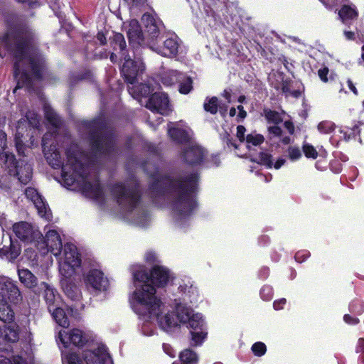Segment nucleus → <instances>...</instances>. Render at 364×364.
<instances>
[{
  "label": "nucleus",
  "instance_id": "63",
  "mask_svg": "<svg viewBox=\"0 0 364 364\" xmlns=\"http://www.w3.org/2000/svg\"><path fill=\"white\" fill-rule=\"evenodd\" d=\"M286 162V160L283 158L278 159L274 164H273V166L275 169H279Z\"/></svg>",
  "mask_w": 364,
  "mask_h": 364
},
{
  "label": "nucleus",
  "instance_id": "41",
  "mask_svg": "<svg viewBox=\"0 0 364 364\" xmlns=\"http://www.w3.org/2000/svg\"><path fill=\"white\" fill-rule=\"evenodd\" d=\"M0 364H32L31 361H28L26 359L23 358L20 356H16L12 360L4 357L3 355H0Z\"/></svg>",
  "mask_w": 364,
  "mask_h": 364
},
{
  "label": "nucleus",
  "instance_id": "22",
  "mask_svg": "<svg viewBox=\"0 0 364 364\" xmlns=\"http://www.w3.org/2000/svg\"><path fill=\"white\" fill-rule=\"evenodd\" d=\"M149 275L150 279L149 283L152 285L156 284L158 287H164L171 278L168 269L159 265L154 266L151 274H149Z\"/></svg>",
  "mask_w": 364,
  "mask_h": 364
},
{
  "label": "nucleus",
  "instance_id": "45",
  "mask_svg": "<svg viewBox=\"0 0 364 364\" xmlns=\"http://www.w3.org/2000/svg\"><path fill=\"white\" fill-rule=\"evenodd\" d=\"M335 129V125L329 121H323L318 124V130L322 134H329Z\"/></svg>",
  "mask_w": 364,
  "mask_h": 364
},
{
  "label": "nucleus",
  "instance_id": "9",
  "mask_svg": "<svg viewBox=\"0 0 364 364\" xmlns=\"http://www.w3.org/2000/svg\"><path fill=\"white\" fill-rule=\"evenodd\" d=\"M173 124L171 123L168 126V133L171 138L178 143H188L183 151V157L185 161L190 164L200 163L204 156V151L198 144L190 141L192 134L191 130L188 127H172Z\"/></svg>",
  "mask_w": 364,
  "mask_h": 364
},
{
  "label": "nucleus",
  "instance_id": "49",
  "mask_svg": "<svg viewBox=\"0 0 364 364\" xmlns=\"http://www.w3.org/2000/svg\"><path fill=\"white\" fill-rule=\"evenodd\" d=\"M309 257L310 252L307 250L298 251L294 255L295 260L299 263L306 261Z\"/></svg>",
  "mask_w": 364,
  "mask_h": 364
},
{
  "label": "nucleus",
  "instance_id": "12",
  "mask_svg": "<svg viewBox=\"0 0 364 364\" xmlns=\"http://www.w3.org/2000/svg\"><path fill=\"white\" fill-rule=\"evenodd\" d=\"M26 119L21 118L18 121L15 134V144L18 153L20 155H25V146L23 144L24 132L26 131L27 122L33 128H38L40 122L39 116L34 112H28L26 114Z\"/></svg>",
  "mask_w": 364,
  "mask_h": 364
},
{
  "label": "nucleus",
  "instance_id": "38",
  "mask_svg": "<svg viewBox=\"0 0 364 364\" xmlns=\"http://www.w3.org/2000/svg\"><path fill=\"white\" fill-rule=\"evenodd\" d=\"M62 360L64 364H82V360L80 357L73 353H66L62 351Z\"/></svg>",
  "mask_w": 364,
  "mask_h": 364
},
{
  "label": "nucleus",
  "instance_id": "40",
  "mask_svg": "<svg viewBox=\"0 0 364 364\" xmlns=\"http://www.w3.org/2000/svg\"><path fill=\"white\" fill-rule=\"evenodd\" d=\"M257 163L266 166L267 168H272L273 167L272 154L263 151L260 152L259 154V161Z\"/></svg>",
  "mask_w": 364,
  "mask_h": 364
},
{
  "label": "nucleus",
  "instance_id": "52",
  "mask_svg": "<svg viewBox=\"0 0 364 364\" xmlns=\"http://www.w3.org/2000/svg\"><path fill=\"white\" fill-rule=\"evenodd\" d=\"M237 109L238 110V114L236 117V121L237 122H241L247 117V112L241 105L237 107Z\"/></svg>",
  "mask_w": 364,
  "mask_h": 364
},
{
  "label": "nucleus",
  "instance_id": "56",
  "mask_svg": "<svg viewBox=\"0 0 364 364\" xmlns=\"http://www.w3.org/2000/svg\"><path fill=\"white\" fill-rule=\"evenodd\" d=\"M328 72H329V70L326 67L319 69L318 71V75L320 79L324 82H328L327 76H328Z\"/></svg>",
  "mask_w": 364,
  "mask_h": 364
},
{
  "label": "nucleus",
  "instance_id": "62",
  "mask_svg": "<svg viewBox=\"0 0 364 364\" xmlns=\"http://www.w3.org/2000/svg\"><path fill=\"white\" fill-rule=\"evenodd\" d=\"M132 6L139 7L144 5L146 2V0H127Z\"/></svg>",
  "mask_w": 364,
  "mask_h": 364
},
{
  "label": "nucleus",
  "instance_id": "44",
  "mask_svg": "<svg viewBox=\"0 0 364 364\" xmlns=\"http://www.w3.org/2000/svg\"><path fill=\"white\" fill-rule=\"evenodd\" d=\"M251 350L255 356L261 357L266 353L267 346L263 342L257 341L252 346Z\"/></svg>",
  "mask_w": 364,
  "mask_h": 364
},
{
  "label": "nucleus",
  "instance_id": "2",
  "mask_svg": "<svg viewBox=\"0 0 364 364\" xmlns=\"http://www.w3.org/2000/svg\"><path fill=\"white\" fill-rule=\"evenodd\" d=\"M144 169L152 178L149 188L151 198L166 196L170 200L175 221L178 226L183 227L197 208V174L193 173L186 176L162 177L158 168L151 163H146Z\"/></svg>",
  "mask_w": 364,
  "mask_h": 364
},
{
  "label": "nucleus",
  "instance_id": "6",
  "mask_svg": "<svg viewBox=\"0 0 364 364\" xmlns=\"http://www.w3.org/2000/svg\"><path fill=\"white\" fill-rule=\"evenodd\" d=\"M141 22L145 27L144 32L141 31L139 22L132 19L127 26V34L129 44L134 48L139 46H148L151 49V44L157 43L162 23L150 14H144Z\"/></svg>",
  "mask_w": 364,
  "mask_h": 364
},
{
  "label": "nucleus",
  "instance_id": "7",
  "mask_svg": "<svg viewBox=\"0 0 364 364\" xmlns=\"http://www.w3.org/2000/svg\"><path fill=\"white\" fill-rule=\"evenodd\" d=\"M176 315L170 314V319L173 320L176 324L172 325L165 331H171L180 323L188 324L191 331L192 341L195 345H200L207 335L206 326L200 314H194L193 311L183 304H178L175 308Z\"/></svg>",
  "mask_w": 364,
  "mask_h": 364
},
{
  "label": "nucleus",
  "instance_id": "3",
  "mask_svg": "<svg viewBox=\"0 0 364 364\" xmlns=\"http://www.w3.org/2000/svg\"><path fill=\"white\" fill-rule=\"evenodd\" d=\"M1 48L11 53L15 59L14 77L17 89H33V81L40 80L46 70L45 60L36 47L33 35L28 31L9 33L1 42Z\"/></svg>",
  "mask_w": 364,
  "mask_h": 364
},
{
  "label": "nucleus",
  "instance_id": "16",
  "mask_svg": "<svg viewBox=\"0 0 364 364\" xmlns=\"http://www.w3.org/2000/svg\"><path fill=\"white\" fill-rule=\"evenodd\" d=\"M87 288L95 291H105L109 287V280L103 272L97 269H90L85 276Z\"/></svg>",
  "mask_w": 364,
  "mask_h": 364
},
{
  "label": "nucleus",
  "instance_id": "10",
  "mask_svg": "<svg viewBox=\"0 0 364 364\" xmlns=\"http://www.w3.org/2000/svg\"><path fill=\"white\" fill-rule=\"evenodd\" d=\"M0 290L2 291L0 296V320L10 323L14 321V313L7 304L6 296L16 302L18 301L21 294L17 286L9 278L4 276H0Z\"/></svg>",
  "mask_w": 364,
  "mask_h": 364
},
{
  "label": "nucleus",
  "instance_id": "5",
  "mask_svg": "<svg viewBox=\"0 0 364 364\" xmlns=\"http://www.w3.org/2000/svg\"><path fill=\"white\" fill-rule=\"evenodd\" d=\"M45 242L47 251L55 257H59V271L62 276L60 284L65 293L72 299H75L77 289L71 282L81 265V258L76 246L67 243L64 246L63 254L60 256L63 245L60 235L55 230H49L46 233Z\"/></svg>",
  "mask_w": 364,
  "mask_h": 364
},
{
  "label": "nucleus",
  "instance_id": "19",
  "mask_svg": "<svg viewBox=\"0 0 364 364\" xmlns=\"http://www.w3.org/2000/svg\"><path fill=\"white\" fill-rule=\"evenodd\" d=\"M25 195L26 198L31 200L36 208L38 210V215L41 218H44L46 220H50L51 217V213L48 207V205L43 200L41 195L37 192L35 188H28L25 191Z\"/></svg>",
  "mask_w": 364,
  "mask_h": 364
},
{
  "label": "nucleus",
  "instance_id": "21",
  "mask_svg": "<svg viewBox=\"0 0 364 364\" xmlns=\"http://www.w3.org/2000/svg\"><path fill=\"white\" fill-rule=\"evenodd\" d=\"M13 231L16 236L23 242H31L38 235L33 226L26 222L16 223L13 225Z\"/></svg>",
  "mask_w": 364,
  "mask_h": 364
},
{
  "label": "nucleus",
  "instance_id": "46",
  "mask_svg": "<svg viewBox=\"0 0 364 364\" xmlns=\"http://www.w3.org/2000/svg\"><path fill=\"white\" fill-rule=\"evenodd\" d=\"M261 298L264 301H270L273 298V289L269 285H264L259 291Z\"/></svg>",
  "mask_w": 364,
  "mask_h": 364
},
{
  "label": "nucleus",
  "instance_id": "18",
  "mask_svg": "<svg viewBox=\"0 0 364 364\" xmlns=\"http://www.w3.org/2000/svg\"><path fill=\"white\" fill-rule=\"evenodd\" d=\"M179 48V39L178 38L172 34L170 37L167 38L163 43V46L158 45V43H151V50L155 51L158 54L165 57H174L177 55Z\"/></svg>",
  "mask_w": 364,
  "mask_h": 364
},
{
  "label": "nucleus",
  "instance_id": "23",
  "mask_svg": "<svg viewBox=\"0 0 364 364\" xmlns=\"http://www.w3.org/2000/svg\"><path fill=\"white\" fill-rule=\"evenodd\" d=\"M203 107L206 112L211 114H215L219 112L223 117H225L227 111L226 105L222 103L216 97H207L204 102Z\"/></svg>",
  "mask_w": 364,
  "mask_h": 364
},
{
  "label": "nucleus",
  "instance_id": "54",
  "mask_svg": "<svg viewBox=\"0 0 364 364\" xmlns=\"http://www.w3.org/2000/svg\"><path fill=\"white\" fill-rule=\"evenodd\" d=\"M343 321L349 325H357L359 323L360 320L357 317H353L350 314H345L343 316Z\"/></svg>",
  "mask_w": 364,
  "mask_h": 364
},
{
  "label": "nucleus",
  "instance_id": "1",
  "mask_svg": "<svg viewBox=\"0 0 364 364\" xmlns=\"http://www.w3.org/2000/svg\"><path fill=\"white\" fill-rule=\"evenodd\" d=\"M90 140L92 156H88L80 151L77 144H72L66 150L67 161L64 164L53 133H46L42 139L45 158L53 168H61L65 186H71L75 183L81 184L83 193L98 203L104 200V193L98 182L90 181L88 173L90 165L97 157L105 156L114 150V139L108 134L100 120L89 123Z\"/></svg>",
  "mask_w": 364,
  "mask_h": 364
},
{
  "label": "nucleus",
  "instance_id": "30",
  "mask_svg": "<svg viewBox=\"0 0 364 364\" xmlns=\"http://www.w3.org/2000/svg\"><path fill=\"white\" fill-rule=\"evenodd\" d=\"M180 291L184 294L183 300L188 301L190 303H194L198 299V290L193 285H180L178 287Z\"/></svg>",
  "mask_w": 364,
  "mask_h": 364
},
{
  "label": "nucleus",
  "instance_id": "20",
  "mask_svg": "<svg viewBox=\"0 0 364 364\" xmlns=\"http://www.w3.org/2000/svg\"><path fill=\"white\" fill-rule=\"evenodd\" d=\"M87 364H107L112 363L109 354L105 346H100L94 350H87L84 353Z\"/></svg>",
  "mask_w": 364,
  "mask_h": 364
},
{
  "label": "nucleus",
  "instance_id": "58",
  "mask_svg": "<svg viewBox=\"0 0 364 364\" xmlns=\"http://www.w3.org/2000/svg\"><path fill=\"white\" fill-rule=\"evenodd\" d=\"M287 303V300L284 298L276 300L273 303V307L275 310H281L284 309V305Z\"/></svg>",
  "mask_w": 364,
  "mask_h": 364
},
{
  "label": "nucleus",
  "instance_id": "33",
  "mask_svg": "<svg viewBox=\"0 0 364 364\" xmlns=\"http://www.w3.org/2000/svg\"><path fill=\"white\" fill-rule=\"evenodd\" d=\"M263 113L268 123L279 124L282 122V118L279 113L275 110H272L269 108H264L263 109Z\"/></svg>",
  "mask_w": 364,
  "mask_h": 364
},
{
  "label": "nucleus",
  "instance_id": "25",
  "mask_svg": "<svg viewBox=\"0 0 364 364\" xmlns=\"http://www.w3.org/2000/svg\"><path fill=\"white\" fill-rule=\"evenodd\" d=\"M340 20L344 24L350 23L352 21L358 17V11L355 6L343 5L338 12Z\"/></svg>",
  "mask_w": 364,
  "mask_h": 364
},
{
  "label": "nucleus",
  "instance_id": "61",
  "mask_svg": "<svg viewBox=\"0 0 364 364\" xmlns=\"http://www.w3.org/2000/svg\"><path fill=\"white\" fill-rule=\"evenodd\" d=\"M356 353H364V338H360L358 341Z\"/></svg>",
  "mask_w": 364,
  "mask_h": 364
},
{
  "label": "nucleus",
  "instance_id": "50",
  "mask_svg": "<svg viewBox=\"0 0 364 364\" xmlns=\"http://www.w3.org/2000/svg\"><path fill=\"white\" fill-rule=\"evenodd\" d=\"M268 132L269 134H272L274 136H281L282 135L283 131L282 128L277 124L268 127Z\"/></svg>",
  "mask_w": 364,
  "mask_h": 364
},
{
  "label": "nucleus",
  "instance_id": "48",
  "mask_svg": "<svg viewBox=\"0 0 364 364\" xmlns=\"http://www.w3.org/2000/svg\"><path fill=\"white\" fill-rule=\"evenodd\" d=\"M287 152L289 159L293 161L299 159L302 156L300 149L297 146H289Z\"/></svg>",
  "mask_w": 364,
  "mask_h": 364
},
{
  "label": "nucleus",
  "instance_id": "32",
  "mask_svg": "<svg viewBox=\"0 0 364 364\" xmlns=\"http://www.w3.org/2000/svg\"><path fill=\"white\" fill-rule=\"evenodd\" d=\"M45 117L47 120L52 124L55 128L58 127L61 124V119L54 110L48 105L44 106Z\"/></svg>",
  "mask_w": 364,
  "mask_h": 364
},
{
  "label": "nucleus",
  "instance_id": "34",
  "mask_svg": "<svg viewBox=\"0 0 364 364\" xmlns=\"http://www.w3.org/2000/svg\"><path fill=\"white\" fill-rule=\"evenodd\" d=\"M5 339L10 342H16L18 339V326L15 323H11L6 326L4 330Z\"/></svg>",
  "mask_w": 364,
  "mask_h": 364
},
{
  "label": "nucleus",
  "instance_id": "47",
  "mask_svg": "<svg viewBox=\"0 0 364 364\" xmlns=\"http://www.w3.org/2000/svg\"><path fill=\"white\" fill-rule=\"evenodd\" d=\"M303 152L306 158H311L315 159L318 156V152L316 149L309 144H304L302 146Z\"/></svg>",
  "mask_w": 364,
  "mask_h": 364
},
{
  "label": "nucleus",
  "instance_id": "36",
  "mask_svg": "<svg viewBox=\"0 0 364 364\" xmlns=\"http://www.w3.org/2000/svg\"><path fill=\"white\" fill-rule=\"evenodd\" d=\"M129 93L135 98L139 95L146 96L150 93V87L144 84H141L138 87H128Z\"/></svg>",
  "mask_w": 364,
  "mask_h": 364
},
{
  "label": "nucleus",
  "instance_id": "60",
  "mask_svg": "<svg viewBox=\"0 0 364 364\" xmlns=\"http://www.w3.org/2000/svg\"><path fill=\"white\" fill-rule=\"evenodd\" d=\"M6 134L4 132L0 131V151L6 146Z\"/></svg>",
  "mask_w": 364,
  "mask_h": 364
},
{
  "label": "nucleus",
  "instance_id": "11",
  "mask_svg": "<svg viewBox=\"0 0 364 364\" xmlns=\"http://www.w3.org/2000/svg\"><path fill=\"white\" fill-rule=\"evenodd\" d=\"M0 165L8 170L10 176H17L23 184H27L31 179L32 167L23 160L16 161L14 155L4 152L0 154Z\"/></svg>",
  "mask_w": 364,
  "mask_h": 364
},
{
  "label": "nucleus",
  "instance_id": "42",
  "mask_svg": "<svg viewBox=\"0 0 364 364\" xmlns=\"http://www.w3.org/2000/svg\"><path fill=\"white\" fill-rule=\"evenodd\" d=\"M245 141H246L248 145L252 144L253 146H259L264 141V137L260 134H250L247 135Z\"/></svg>",
  "mask_w": 364,
  "mask_h": 364
},
{
  "label": "nucleus",
  "instance_id": "53",
  "mask_svg": "<svg viewBox=\"0 0 364 364\" xmlns=\"http://www.w3.org/2000/svg\"><path fill=\"white\" fill-rule=\"evenodd\" d=\"M245 132L246 129L243 125H238L237 127V137L240 142H243L246 139Z\"/></svg>",
  "mask_w": 364,
  "mask_h": 364
},
{
  "label": "nucleus",
  "instance_id": "55",
  "mask_svg": "<svg viewBox=\"0 0 364 364\" xmlns=\"http://www.w3.org/2000/svg\"><path fill=\"white\" fill-rule=\"evenodd\" d=\"M291 82V80L286 79L283 80L282 82V92L285 94V96L287 97L289 96V94L290 92V88H289V83Z\"/></svg>",
  "mask_w": 364,
  "mask_h": 364
},
{
  "label": "nucleus",
  "instance_id": "14",
  "mask_svg": "<svg viewBox=\"0 0 364 364\" xmlns=\"http://www.w3.org/2000/svg\"><path fill=\"white\" fill-rule=\"evenodd\" d=\"M124 63L121 69L125 81L133 85L136 83L137 76L144 70V63L141 59L132 60L129 56L124 55Z\"/></svg>",
  "mask_w": 364,
  "mask_h": 364
},
{
  "label": "nucleus",
  "instance_id": "64",
  "mask_svg": "<svg viewBox=\"0 0 364 364\" xmlns=\"http://www.w3.org/2000/svg\"><path fill=\"white\" fill-rule=\"evenodd\" d=\"M347 83H348V86L349 89L353 92V94L355 95H358V91L357 88L355 87V86L354 85L352 80L350 79H348L347 80Z\"/></svg>",
  "mask_w": 364,
  "mask_h": 364
},
{
  "label": "nucleus",
  "instance_id": "57",
  "mask_svg": "<svg viewBox=\"0 0 364 364\" xmlns=\"http://www.w3.org/2000/svg\"><path fill=\"white\" fill-rule=\"evenodd\" d=\"M158 257L155 252L152 251L147 252L145 255V259L147 262L154 263L156 262Z\"/></svg>",
  "mask_w": 364,
  "mask_h": 364
},
{
  "label": "nucleus",
  "instance_id": "39",
  "mask_svg": "<svg viewBox=\"0 0 364 364\" xmlns=\"http://www.w3.org/2000/svg\"><path fill=\"white\" fill-rule=\"evenodd\" d=\"M348 308L350 313L361 315L364 312V301L359 299L353 300Z\"/></svg>",
  "mask_w": 364,
  "mask_h": 364
},
{
  "label": "nucleus",
  "instance_id": "17",
  "mask_svg": "<svg viewBox=\"0 0 364 364\" xmlns=\"http://www.w3.org/2000/svg\"><path fill=\"white\" fill-rule=\"evenodd\" d=\"M146 107L162 115H167L171 111L168 95L164 92L153 94L146 102Z\"/></svg>",
  "mask_w": 364,
  "mask_h": 364
},
{
  "label": "nucleus",
  "instance_id": "35",
  "mask_svg": "<svg viewBox=\"0 0 364 364\" xmlns=\"http://www.w3.org/2000/svg\"><path fill=\"white\" fill-rule=\"evenodd\" d=\"M111 43L114 50H119L120 51L123 52L126 48L124 37L122 33H114L112 38Z\"/></svg>",
  "mask_w": 364,
  "mask_h": 364
},
{
  "label": "nucleus",
  "instance_id": "37",
  "mask_svg": "<svg viewBox=\"0 0 364 364\" xmlns=\"http://www.w3.org/2000/svg\"><path fill=\"white\" fill-rule=\"evenodd\" d=\"M10 242V247L9 248L4 247L0 250V252L4 255L9 256L11 259H15L19 255L21 250L18 245L14 244L11 240Z\"/></svg>",
  "mask_w": 364,
  "mask_h": 364
},
{
  "label": "nucleus",
  "instance_id": "51",
  "mask_svg": "<svg viewBox=\"0 0 364 364\" xmlns=\"http://www.w3.org/2000/svg\"><path fill=\"white\" fill-rule=\"evenodd\" d=\"M136 223L141 227H145L149 223V216L147 213L143 211L140 218L136 220Z\"/></svg>",
  "mask_w": 364,
  "mask_h": 364
},
{
  "label": "nucleus",
  "instance_id": "15",
  "mask_svg": "<svg viewBox=\"0 0 364 364\" xmlns=\"http://www.w3.org/2000/svg\"><path fill=\"white\" fill-rule=\"evenodd\" d=\"M90 338L88 333L78 328H74L69 331H60L57 341H59L65 348H67L70 344H73L75 346H83L89 341Z\"/></svg>",
  "mask_w": 364,
  "mask_h": 364
},
{
  "label": "nucleus",
  "instance_id": "26",
  "mask_svg": "<svg viewBox=\"0 0 364 364\" xmlns=\"http://www.w3.org/2000/svg\"><path fill=\"white\" fill-rule=\"evenodd\" d=\"M71 311V309H67V312H65V309L57 305L53 307L52 309V311L50 312L52 314L53 318L59 326L63 328H68L70 325L68 315Z\"/></svg>",
  "mask_w": 364,
  "mask_h": 364
},
{
  "label": "nucleus",
  "instance_id": "29",
  "mask_svg": "<svg viewBox=\"0 0 364 364\" xmlns=\"http://www.w3.org/2000/svg\"><path fill=\"white\" fill-rule=\"evenodd\" d=\"M179 358V360L175 361L172 364H197L198 361L196 353L190 349L183 350Z\"/></svg>",
  "mask_w": 364,
  "mask_h": 364
},
{
  "label": "nucleus",
  "instance_id": "13",
  "mask_svg": "<svg viewBox=\"0 0 364 364\" xmlns=\"http://www.w3.org/2000/svg\"><path fill=\"white\" fill-rule=\"evenodd\" d=\"M229 14L230 16V21L229 24L233 29V31L237 34L244 33L249 28V21L250 18L246 14V12L235 2L229 4Z\"/></svg>",
  "mask_w": 364,
  "mask_h": 364
},
{
  "label": "nucleus",
  "instance_id": "27",
  "mask_svg": "<svg viewBox=\"0 0 364 364\" xmlns=\"http://www.w3.org/2000/svg\"><path fill=\"white\" fill-rule=\"evenodd\" d=\"M360 123L358 122L357 123H354L351 126H341L340 128V132L343 134V139L346 141H348L352 139L355 140L357 136H358L359 141L361 143V139L360 137Z\"/></svg>",
  "mask_w": 364,
  "mask_h": 364
},
{
  "label": "nucleus",
  "instance_id": "28",
  "mask_svg": "<svg viewBox=\"0 0 364 364\" xmlns=\"http://www.w3.org/2000/svg\"><path fill=\"white\" fill-rule=\"evenodd\" d=\"M19 280L28 288H33L37 285V278L33 273L26 269H18Z\"/></svg>",
  "mask_w": 364,
  "mask_h": 364
},
{
  "label": "nucleus",
  "instance_id": "8",
  "mask_svg": "<svg viewBox=\"0 0 364 364\" xmlns=\"http://www.w3.org/2000/svg\"><path fill=\"white\" fill-rule=\"evenodd\" d=\"M111 192L119 205L127 211H132L140 203L139 185L135 178L118 182L111 186Z\"/></svg>",
  "mask_w": 364,
  "mask_h": 364
},
{
  "label": "nucleus",
  "instance_id": "59",
  "mask_svg": "<svg viewBox=\"0 0 364 364\" xmlns=\"http://www.w3.org/2000/svg\"><path fill=\"white\" fill-rule=\"evenodd\" d=\"M284 126L290 134H293L294 133L295 127L294 123L291 121H285Z\"/></svg>",
  "mask_w": 364,
  "mask_h": 364
},
{
  "label": "nucleus",
  "instance_id": "31",
  "mask_svg": "<svg viewBox=\"0 0 364 364\" xmlns=\"http://www.w3.org/2000/svg\"><path fill=\"white\" fill-rule=\"evenodd\" d=\"M183 78V74L178 73L177 70H171L162 77L161 81L164 85L171 86L175 83L180 82Z\"/></svg>",
  "mask_w": 364,
  "mask_h": 364
},
{
  "label": "nucleus",
  "instance_id": "4",
  "mask_svg": "<svg viewBox=\"0 0 364 364\" xmlns=\"http://www.w3.org/2000/svg\"><path fill=\"white\" fill-rule=\"evenodd\" d=\"M132 274L135 290L129 301L134 311L144 319L156 320L161 329H167L176 324L170 319V310L156 296V289L149 283V275L142 266H135Z\"/></svg>",
  "mask_w": 364,
  "mask_h": 364
},
{
  "label": "nucleus",
  "instance_id": "43",
  "mask_svg": "<svg viewBox=\"0 0 364 364\" xmlns=\"http://www.w3.org/2000/svg\"><path fill=\"white\" fill-rule=\"evenodd\" d=\"M179 92L182 94H188L192 90V80L183 75V78L179 82Z\"/></svg>",
  "mask_w": 364,
  "mask_h": 364
},
{
  "label": "nucleus",
  "instance_id": "24",
  "mask_svg": "<svg viewBox=\"0 0 364 364\" xmlns=\"http://www.w3.org/2000/svg\"><path fill=\"white\" fill-rule=\"evenodd\" d=\"M41 287L44 289V299L48 305L49 311H52V309L59 305L60 298L57 291L48 284L43 282Z\"/></svg>",
  "mask_w": 364,
  "mask_h": 364
}]
</instances>
